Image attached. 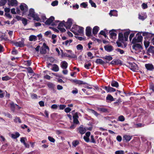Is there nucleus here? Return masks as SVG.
<instances>
[{
  "label": "nucleus",
  "instance_id": "nucleus-23",
  "mask_svg": "<svg viewBox=\"0 0 154 154\" xmlns=\"http://www.w3.org/2000/svg\"><path fill=\"white\" fill-rule=\"evenodd\" d=\"M52 70L56 72H57L59 70V68L57 64H54L53 65Z\"/></svg>",
  "mask_w": 154,
  "mask_h": 154
},
{
  "label": "nucleus",
  "instance_id": "nucleus-19",
  "mask_svg": "<svg viewBox=\"0 0 154 154\" xmlns=\"http://www.w3.org/2000/svg\"><path fill=\"white\" fill-rule=\"evenodd\" d=\"M11 105V111L14 112L15 111V108L16 107L17 104H14L13 102H11L10 103Z\"/></svg>",
  "mask_w": 154,
  "mask_h": 154
},
{
  "label": "nucleus",
  "instance_id": "nucleus-13",
  "mask_svg": "<svg viewBox=\"0 0 154 154\" xmlns=\"http://www.w3.org/2000/svg\"><path fill=\"white\" fill-rule=\"evenodd\" d=\"M14 44V45L17 47H22L24 46V42L23 41L15 42Z\"/></svg>",
  "mask_w": 154,
  "mask_h": 154
},
{
  "label": "nucleus",
  "instance_id": "nucleus-10",
  "mask_svg": "<svg viewBox=\"0 0 154 154\" xmlns=\"http://www.w3.org/2000/svg\"><path fill=\"white\" fill-rule=\"evenodd\" d=\"M145 66L147 70L150 71H152L154 69L153 65L151 63L146 64Z\"/></svg>",
  "mask_w": 154,
  "mask_h": 154
},
{
  "label": "nucleus",
  "instance_id": "nucleus-7",
  "mask_svg": "<svg viewBox=\"0 0 154 154\" xmlns=\"http://www.w3.org/2000/svg\"><path fill=\"white\" fill-rule=\"evenodd\" d=\"M35 14L34 10L33 9L31 8L29 10V13L28 15L27 18L29 19H31V18L34 17Z\"/></svg>",
  "mask_w": 154,
  "mask_h": 154
},
{
  "label": "nucleus",
  "instance_id": "nucleus-12",
  "mask_svg": "<svg viewBox=\"0 0 154 154\" xmlns=\"http://www.w3.org/2000/svg\"><path fill=\"white\" fill-rule=\"evenodd\" d=\"M104 88L108 92H114L116 91V89L110 87H104Z\"/></svg>",
  "mask_w": 154,
  "mask_h": 154
},
{
  "label": "nucleus",
  "instance_id": "nucleus-60",
  "mask_svg": "<svg viewBox=\"0 0 154 154\" xmlns=\"http://www.w3.org/2000/svg\"><path fill=\"white\" fill-rule=\"evenodd\" d=\"M25 139H26V138L23 137H21V138L20 140V142L22 143H23L24 144V143H25Z\"/></svg>",
  "mask_w": 154,
  "mask_h": 154
},
{
  "label": "nucleus",
  "instance_id": "nucleus-61",
  "mask_svg": "<svg viewBox=\"0 0 154 154\" xmlns=\"http://www.w3.org/2000/svg\"><path fill=\"white\" fill-rule=\"evenodd\" d=\"M116 139L118 141L120 142L122 140V138L120 136H118L116 137Z\"/></svg>",
  "mask_w": 154,
  "mask_h": 154
},
{
  "label": "nucleus",
  "instance_id": "nucleus-31",
  "mask_svg": "<svg viewBox=\"0 0 154 154\" xmlns=\"http://www.w3.org/2000/svg\"><path fill=\"white\" fill-rule=\"evenodd\" d=\"M21 20L24 26H26L27 24V20L26 19L24 18H21Z\"/></svg>",
  "mask_w": 154,
  "mask_h": 154
},
{
  "label": "nucleus",
  "instance_id": "nucleus-1",
  "mask_svg": "<svg viewBox=\"0 0 154 154\" xmlns=\"http://www.w3.org/2000/svg\"><path fill=\"white\" fill-rule=\"evenodd\" d=\"M54 19V17L53 16H51L45 21V23L47 25L51 24L52 26L56 25H57V23L59 22L60 21L57 20L55 22V23H54V22H53Z\"/></svg>",
  "mask_w": 154,
  "mask_h": 154
},
{
  "label": "nucleus",
  "instance_id": "nucleus-5",
  "mask_svg": "<svg viewBox=\"0 0 154 154\" xmlns=\"http://www.w3.org/2000/svg\"><path fill=\"white\" fill-rule=\"evenodd\" d=\"M129 68L130 69L134 71H135L136 70L138 69V67L137 65L134 63H129Z\"/></svg>",
  "mask_w": 154,
  "mask_h": 154
},
{
  "label": "nucleus",
  "instance_id": "nucleus-45",
  "mask_svg": "<svg viewBox=\"0 0 154 154\" xmlns=\"http://www.w3.org/2000/svg\"><path fill=\"white\" fill-rule=\"evenodd\" d=\"M76 84H78L79 85H81V84H86V83L85 82H83L82 81H80V80H77V81L76 82Z\"/></svg>",
  "mask_w": 154,
  "mask_h": 154
},
{
  "label": "nucleus",
  "instance_id": "nucleus-43",
  "mask_svg": "<svg viewBox=\"0 0 154 154\" xmlns=\"http://www.w3.org/2000/svg\"><path fill=\"white\" fill-rule=\"evenodd\" d=\"M125 118L123 116L121 115L118 117V120L119 121L123 122L125 120Z\"/></svg>",
  "mask_w": 154,
  "mask_h": 154
},
{
  "label": "nucleus",
  "instance_id": "nucleus-42",
  "mask_svg": "<svg viewBox=\"0 0 154 154\" xmlns=\"http://www.w3.org/2000/svg\"><path fill=\"white\" fill-rule=\"evenodd\" d=\"M79 144V142L78 140H75L72 142V145L75 147H76Z\"/></svg>",
  "mask_w": 154,
  "mask_h": 154
},
{
  "label": "nucleus",
  "instance_id": "nucleus-44",
  "mask_svg": "<svg viewBox=\"0 0 154 154\" xmlns=\"http://www.w3.org/2000/svg\"><path fill=\"white\" fill-rule=\"evenodd\" d=\"M26 69L27 70V71L29 73H33V71L30 67H29L27 68H26Z\"/></svg>",
  "mask_w": 154,
  "mask_h": 154
},
{
  "label": "nucleus",
  "instance_id": "nucleus-50",
  "mask_svg": "<svg viewBox=\"0 0 154 154\" xmlns=\"http://www.w3.org/2000/svg\"><path fill=\"white\" fill-rule=\"evenodd\" d=\"M83 31V28L81 27H79V29L78 30V32L80 33H82Z\"/></svg>",
  "mask_w": 154,
  "mask_h": 154
},
{
  "label": "nucleus",
  "instance_id": "nucleus-32",
  "mask_svg": "<svg viewBox=\"0 0 154 154\" xmlns=\"http://www.w3.org/2000/svg\"><path fill=\"white\" fill-rule=\"evenodd\" d=\"M103 59H105L106 60L110 61L112 59V57L110 56H106L103 57Z\"/></svg>",
  "mask_w": 154,
  "mask_h": 154
},
{
  "label": "nucleus",
  "instance_id": "nucleus-17",
  "mask_svg": "<svg viewBox=\"0 0 154 154\" xmlns=\"http://www.w3.org/2000/svg\"><path fill=\"white\" fill-rule=\"evenodd\" d=\"M67 63L66 61H64L61 62V66L62 68L66 69L67 67Z\"/></svg>",
  "mask_w": 154,
  "mask_h": 154
},
{
  "label": "nucleus",
  "instance_id": "nucleus-25",
  "mask_svg": "<svg viewBox=\"0 0 154 154\" xmlns=\"http://www.w3.org/2000/svg\"><path fill=\"white\" fill-rule=\"evenodd\" d=\"M132 136H130L128 135H125L123 137V138L124 139H125L126 141H129L131 138Z\"/></svg>",
  "mask_w": 154,
  "mask_h": 154
},
{
  "label": "nucleus",
  "instance_id": "nucleus-24",
  "mask_svg": "<svg viewBox=\"0 0 154 154\" xmlns=\"http://www.w3.org/2000/svg\"><path fill=\"white\" fill-rule=\"evenodd\" d=\"M111 85L114 87L117 88L119 86V84L118 82L115 81H112L111 82Z\"/></svg>",
  "mask_w": 154,
  "mask_h": 154
},
{
  "label": "nucleus",
  "instance_id": "nucleus-4",
  "mask_svg": "<svg viewBox=\"0 0 154 154\" xmlns=\"http://www.w3.org/2000/svg\"><path fill=\"white\" fill-rule=\"evenodd\" d=\"M142 39V36L141 35H138L133 38L131 42V43L132 44H135L136 43L140 42H141Z\"/></svg>",
  "mask_w": 154,
  "mask_h": 154
},
{
  "label": "nucleus",
  "instance_id": "nucleus-40",
  "mask_svg": "<svg viewBox=\"0 0 154 154\" xmlns=\"http://www.w3.org/2000/svg\"><path fill=\"white\" fill-rule=\"evenodd\" d=\"M7 2V0H1L0 1V6H2L5 5Z\"/></svg>",
  "mask_w": 154,
  "mask_h": 154
},
{
  "label": "nucleus",
  "instance_id": "nucleus-9",
  "mask_svg": "<svg viewBox=\"0 0 154 154\" xmlns=\"http://www.w3.org/2000/svg\"><path fill=\"white\" fill-rule=\"evenodd\" d=\"M8 4L12 6H16L17 4V2L16 0H8Z\"/></svg>",
  "mask_w": 154,
  "mask_h": 154
},
{
  "label": "nucleus",
  "instance_id": "nucleus-35",
  "mask_svg": "<svg viewBox=\"0 0 154 154\" xmlns=\"http://www.w3.org/2000/svg\"><path fill=\"white\" fill-rule=\"evenodd\" d=\"M144 43L145 47L146 48H147L149 46L150 43L149 42V41H147L146 40L144 41Z\"/></svg>",
  "mask_w": 154,
  "mask_h": 154
},
{
  "label": "nucleus",
  "instance_id": "nucleus-21",
  "mask_svg": "<svg viewBox=\"0 0 154 154\" xmlns=\"http://www.w3.org/2000/svg\"><path fill=\"white\" fill-rule=\"evenodd\" d=\"M109 33L110 37L112 38H115L117 35L116 33L113 32L112 30H110L109 32Z\"/></svg>",
  "mask_w": 154,
  "mask_h": 154
},
{
  "label": "nucleus",
  "instance_id": "nucleus-14",
  "mask_svg": "<svg viewBox=\"0 0 154 154\" xmlns=\"http://www.w3.org/2000/svg\"><path fill=\"white\" fill-rule=\"evenodd\" d=\"M105 50L108 52H110L113 50V47L111 45H107L104 46Z\"/></svg>",
  "mask_w": 154,
  "mask_h": 154
},
{
  "label": "nucleus",
  "instance_id": "nucleus-20",
  "mask_svg": "<svg viewBox=\"0 0 154 154\" xmlns=\"http://www.w3.org/2000/svg\"><path fill=\"white\" fill-rule=\"evenodd\" d=\"M99 29V28L98 26H94L93 30V33L94 34H96L97 33Z\"/></svg>",
  "mask_w": 154,
  "mask_h": 154
},
{
  "label": "nucleus",
  "instance_id": "nucleus-34",
  "mask_svg": "<svg viewBox=\"0 0 154 154\" xmlns=\"http://www.w3.org/2000/svg\"><path fill=\"white\" fill-rule=\"evenodd\" d=\"M106 99L107 100H109L111 101L114 100L113 97L110 95H108L106 97Z\"/></svg>",
  "mask_w": 154,
  "mask_h": 154
},
{
  "label": "nucleus",
  "instance_id": "nucleus-29",
  "mask_svg": "<svg viewBox=\"0 0 154 154\" xmlns=\"http://www.w3.org/2000/svg\"><path fill=\"white\" fill-rule=\"evenodd\" d=\"M20 135V134L16 132L14 134H11V137L14 139H16Z\"/></svg>",
  "mask_w": 154,
  "mask_h": 154
},
{
  "label": "nucleus",
  "instance_id": "nucleus-2",
  "mask_svg": "<svg viewBox=\"0 0 154 154\" xmlns=\"http://www.w3.org/2000/svg\"><path fill=\"white\" fill-rule=\"evenodd\" d=\"M142 35L143 36H145L146 38H151V42L154 45V34L145 32L143 33Z\"/></svg>",
  "mask_w": 154,
  "mask_h": 154
},
{
  "label": "nucleus",
  "instance_id": "nucleus-62",
  "mask_svg": "<svg viewBox=\"0 0 154 154\" xmlns=\"http://www.w3.org/2000/svg\"><path fill=\"white\" fill-rule=\"evenodd\" d=\"M142 8L144 9L148 7L147 4L145 3H143L142 4Z\"/></svg>",
  "mask_w": 154,
  "mask_h": 154
},
{
  "label": "nucleus",
  "instance_id": "nucleus-57",
  "mask_svg": "<svg viewBox=\"0 0 154 154\" xmlns=\"http://www.w3.org/2000/svg\"><path fill=\"white\" fill-rule=\"evenodd\" d=\"M138 18L140 20H143L146 18V17H144V16H141L140 14H138Z\"/></svg>",
  "mask_w": 154,
  "mask_h": 154
},
{
  "label": "nucleus",
  "instance_id": "nucleus-37",
  "mask_svg": "<svg viewBox=\"0 0 154 154\" xmlns=\"http://www.w3.org/2000/svg\"><path fill=\"white\" fill-rule=\"evenodd\" d=\"M61 51L62 56V57H63V56H66V57H72L70 55H68L67 53H63V51L62 50H61Z\"/></svg>",
  "mask_w": 154,
  "mask_h": 154
},
{
  "label": "nucleus",
  "instance_id": "nucleus-28",
  "mask_svg": "<svg viewBox=\"0 0 154 154\" xmlns=\"http://www.w3.org/2000/svg\"><path fill=\"white\" fill-rule=\"evenodd\" d=\"M36 40V37L35 36L31 35L29 37V40L30 41H35Z\"/></svg>",
  "mask_w": 154,
  "mask_h": 154
},
{
  "label": "nucleus",
  "instance_id": "nucleus-36",
  "mask_svg": "<svg viewBox=\"0 0 154 154\" xmlns=\"http://www.w3.org/2000/svg\"><path fill=\"white\" fill-rule=\"evenodd\" d=\"M90 111L92 113L94 114L96 116H97L99 115V114L97 113V112L94 111V110L92 109H90Z\"/></svg>",
  "mask_w": 154,
  "mask_h": 154
},
{
  "label": "nucleus",
  "instance_id": "nucleus-51",
  "mask_svg": "<svg viewBox=\"0 0 154 154\" xmlns=\"http://www.w3.org/2000/svg\"><path fill=\"white\" fill-rule=\"evenodd\" d=\"M58 2L57 0L55 1L54 2H53L51 3V5L53 6H56L58 5Z\"/></svg>",
  "mask_w": 154,
  "mask_h": 154
},
{
  "label": "nucleus",
  "instance_id": "nucleus-58",
  "mask_svg": "<svg viewBox=\"0 0 154 154\" xmlns=\"http://www.w3.org/2000/svg\"><path fill=\"white\" fill-rule=\"evenodd\" d=\"M71 110V109L69 107H67L65 109L64 111L68 113L70 112Z\"/></svg>",
  "mask_w": 154,
  "mask_h": 154
},
{
  "label": "nucleus",
  "instance_id": "nucleus-15",
  "mask_svg": "<svg viewBox=\"0 0 154 154\" xmlns=\"http://www.w3.org/2000/svg\"><path fill=\"white\" fill-rule=\"evenodd\" d=\"M49 88L51 90H54L55 88V85L53 83L49 82L47 84Z\"/></svg>",
  "mask_w": 154,
  "mask_h": 154
},
{
  "label": "nucleus",
  "instance_id": "nucleus-54",
  "mask_svg": "<svg viewBox=\"0 0 154 154\" xmlns=\"http://www.w3.org/2000/svg\"><path fill=\"white\" fill-rule=\"evenodd\" d=\"M64 23H65L64 21H63L62 22L60 23L58 25V28H61L60 27H63V26H64L65 24H64Z\"/></svg>",
  "mask_w": 154,
  "mask_h": 154
},
{
  "label": "nucleus",
  "instance_id": "nucleus-38",
  "mask_svg": "<svg viewBox=\"0 0 154 154\" xmlns=\"http://www.w3.org/2000/svg\"><path fill=\"white\" fill-rule=\"evenodd\" d=\"M32 18L34 19V20H36L37 21H39L40 20V18L36 14Z\"/></svg>",
  "mask_w": 154,
  "mask_h": 154
},
{
  "label": "nucleus",
  "instance_id": "nucleus-27",
  "mask_svg": "<svg viewBox=\"0 0 154 154\" xmlns=\"http://www.w3.org/2000/svg\"><path fill=\"white\" fill-rule=\"evenodd\" d=\"M96 63L97 64H104L105 63V62L100 59H97L96 61Z\"/></svg>",
  "mask_w": 154,
  "mask_h": 154
},
{
  "label": "nucleus",
  "instance_id": "nucleus-46",
  "mask_svg": "<svg viewBox=\"0 0 154 154\" xmlns=\"http://www.w3.org/2000/svg\"><path fill=\"white\" fill-rule=\"evenodd\" d=\"M116 50L118 52H119L121 54H122L124 53V51L120 48H117L116 49Z\"/></svg>",
  "mask_w": 154,
  "mask_h": 154
},
{
  "label": "nucleus",
  "instance_id": "nucleus-41",
  "mask_svg": "<svg viewBox=\"0 0 154 154\" xmlns=\"http://www.w3.org/2000/svg\"><path fill=\"white\" fill-rule=\"evenodd\" d=\"M76 48L78 50H82L83 49V47L81 44H79L76 46Z\"/></svg>",
  "mask_w": 154,
  "mask_h": 154
},
{
  "label": "nucleus",
  "instance_id": "nucleus-47",
  "mask_svg": "<svg viewBox=\"0 0 154 154\" xmlns=\"http://www.w3.org/2000/svg\"><path fill=\"white\" fill-rule=\"evenodd\" d=\"M91 66V63H85L84 65L85 67L87 69H89V67Z\"/></svg>",
  "mask_w": 154,
  "mask_h": 154
},
{
  "label": "nucleus",
  "instance_id": "nucleus-30",
  "mask_svg": "<svg viewBox=\"0 0 154 154\" xmlns=\"http://www.w3.org/2000/svg\"><path fill=\"white\" fill-rule=\"evenodd\" d=\"M124 37L123 34L122 33H119V39L120 41L122 42L123 40Z\"/></svg>",
  "mask_w": 154,
  "mask_h": 154
},
{
  "label": "nucleus",
  "instance_id": "nucleus-33",
  "mask_svg": "<svg viewBox=\"0 0 154 154\" xmlns=\"http://www.w3.org/2000/svg\"><path fill=\"white\" fill-rule=\"evenodd\" d=\"M14 121L16 123H17V122L20 123H21V121L20 118L19 117H17L15 118L14 119Z\"/></svg>",
  "mask_w": 154,
  "mask_h": 154
},
{
  "label": "nucleus",
  "instance_id": "nucleus-53",
  "mask_svg": "<svg viewBox=\"0 0 154 154\" xmlns=\"http://www.w3.org/2000/svg\"><path fill=\"white\" fill-rule=\"evenodd\" d=\"M80 6L84 8H86L87 6V5L86 2H83L81 4Z\"/></svg>",
  "mask_w": 154,
  "mask_h": 154
},
{
  "label": "nucleus",
  "instance_id": "nucleus-22",
  "mask_svg": "<svg viewBox=\"0 0 154 154\" xmlns=\"http://www.w3.org/2000/svg\"><path fill=\"white\" fill-rule=\"evenodd\" d=\"M97 109L98 111L103 112H109L108 110L106 108H98Z\"/></svg>",
  "mask_w": 154,
  "mask_h": 154
},
{
  "label": "nucleus",
  "instance_id": "nucleus-64",
  "mask_svg": "<svg viewBox=\"0 0 154 154\" xmlns=\"http://www.w3.org/2000/svg\"><path fill=\"white\" fill-rule=\"evenodd\" d=\"M73 122L74 123L76 124L79 123V122L78 121V119H73Z\"/></svg>",
  "mask_w": 154,
  "mask_h": 154
},
{
  "label": "nucleus",
  "instance_id": "nucleus-6",
  "mask_svg": "<svg viewBox=\"0 0 154 154\" xmlns=\"http://www.w3.org/2000/svg\"><path fill=\"white\" fill-rule=\"evenodd\" d=\"M72 20L71 19H68L67 22L65 24V27L66 29H70L72 24Z\"/></svg>",
  "mask_w": 154,
  "mask_h": 154
},
{
  "label": "nucleus",
  "instance_id": "nucleus-55",
  "mask_svg": "<svg viewBox=\"0 0 154 154\" xmlns=\"http://www.w3.org/2000/svg\"><path fill=\"white\" fill-rule=\"evenodd\" d=\"M59 107L60 109L62 110L64 109L66 107V105H60Z\"/></svg>",
  "mask_w": 154,
  "mask_h": 154
},
{
  "label": "nucleus",
  "instance_id": "nucleus-11",
  "mask_svg": "<svg viewBox=\"0 0 154 154\" xmlns=\"http://www.w3.org/2000/svg\"><path fill=\"white\" fill-rule=\"evenodd\" d=\"M91 34V29L90 27H87L86 29V34L87 36H90Z\"/></svg>",
  "mask_w": 154,
  "mask_h": 154
},
{
  "label": "nucleus",
  "instance_id": "nucleus-26",
  "mask_svg": "<svg viewBox=\"0 0 154 154\" xmlns=\"http://www.w3.org/2000/svg\"><path fill=\"white\" fill-rule=\"evenodd\" d=\"M130 32H126L124 33L125 40L127 41L128 39V36L130 34Z\"/></svg>",
  "mask_w": 154,
  "mask_h": 154
},
{
  "label": "nucleus",
  "instance_id": "nucleus-59",
  "mask_svg": "<svg viewBox=\"0 0 154 154\" xmlns=\"http://www.w3.org/2000/svg\"><path fill=\"white\" fill-rule=\"evenodd\" d=\"M118 61V60H113L111 62L110 64H116L117 63Z\"/></svg>",
  "mask_w": 154,
  "mask_h": 154
},
{
  "label": "nucleus",
  "instance_id": "nucleus-18",
  "mask_svg": "<svg viewBox=\"0 0 154 154\" xmlns=\"http://www.w3.org/2000/svg\"><path fill=\"white\" fill-rule=\"evenodd\" d=\"M133 48L135 50H137L138 49H142V47L140 44H136L133 45Z\"/></svg>",
  "mask_w": 154,
  "mask_h": 154
},
{
  "label": "nucleus",
  "instance_id": "nucleus-48",
  "mask_svg": "<svg viewBox=\"0 0 154 154\" xmlns=\"http://www.w3.org/2000/svg\"><path fill=\"white\" fill-rule=\"evenodd\" d=\"M10 78L8 76L3 77L2 78V80L3 81H7L10 79Z\"/></svg>",
  "mask_w": 154,
  "mask_h": 154
},
{
  "label": "nucleus",
  "instance_id": "nucleus-49",
  "mask_svg": "<svg viewBox=\"0 0 154 154\" xmlns=\"http://www.w3.org/2000/svg\"><path fill=\"white\" fill-rule=\"evenodd\" d=\"M116 154H124V151L123 150H118L115 152Z\"/></svg>",
  "mask_w": 154,
  "mask_h": 154
},
{
  "label": "nucleus",
  "instance_id": "nucleus-63",
  "mask_svg": "<svg viewBox=\"0 0 154 154\" xmlns=\"http://www.w3.org/2000/svg\"><path fill=\"white\" fill-rule=\"evenodd\" d=\"M12 53L13 54H17V51L15 49H14L12 51Z\"/></svg>",
  "mask_w": 154,
  "mask_h": 154
},
{
  "label": "nucleus",
  "instance_id": "nucleus-39",
  "mask_svg": "<svg viewBox=\"0 0 154 154\" xmlns=\"http://www.w3.org/2000/svg\"><path fill=\"white\" fill-rule=\"evenodd\" d=\"M89 2L91 4L92 7L96 8L97 7L95 3H94L92 0H89Z\"/></svg>",
  "mask_w": 154,
  "mask_h": 154
},
{
  "label": "nucleus",
  "instance_id": "nucleus-3",
  "mask_svg": "<svg viewBox=\"0 0 154 154\" xmlns=\"http://www.w3.org/2000/svg\"><path fill=\"white\" fill-rule=\"evenodd\" d=\"M49 51V48L48 46L46 45V44L45 43H44L43 46L41 47L40 50V53L42 54H45L46 53L47 51Z\"/></svg>",
  "mask_w": 154,
  "mask_h": 154
},
{
  "label": "nucleus",
  "instance_id": "nucleus-52",
  "mask_svg": "<svg viewBox=\"0 0 154 154\" xmlns=\"http://www.w3.org/2000/svg\"><path fill=\"white\" fill-rule=\"evenodd\" d=\"M48 138L49 140L51 142H54L55 141V139L53 138L52 137H51V136H48Z\"/></svg>",
  "mask_w": 154,
  "mask_h": 154
},
{
  "label": "nucleus",
  "instance_id": "nucleus-16",
  "mask_svg": "<svg viewBox=\"0 0 154 154\" xmlns=\"http://www.w3.org/2000/svg\"><path fill=\"white\" fill-rule=\"evenodd\" d=\"M78 131L79 133L82 134H84L86 131L85 128L82 127H79L78 128Z\"/></svg>",
  "mask_w": 154,
  "mask_h": 154
},
{
  "label": "nucleus",
  "instance_id": "nucleus-56",
  "mask_svg": "<svg viewBox=\"0 0 154 154\" xmlns=\"http://www.w3.org/2000/svg\"><path fill=\"white\" fill-rule=\"evenodd\" d=\"M100 34L103 35L105 37H106L105 32L103 30H102L100 32Z\"/></svg>",
  "mask_w": 154,
  "mask_h": 154
},
{
  "label": "nucleus",
  "instance_id": "nucleus-8",
  "mask_svg": "<svg viewBox=\"0 0 154 154\" xmlns=\"http://www.w3.org/2000/svg\"><path fill=\"white\" fill-rule=\"evenodd\" d=\"M20 8L23 13L26 12L28 10V6L24 3H23L20 5Z\"/></svg>",
  "mask_w": 154,
  "mask_h": 154
}]
</instances>
